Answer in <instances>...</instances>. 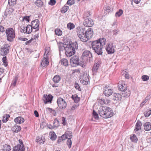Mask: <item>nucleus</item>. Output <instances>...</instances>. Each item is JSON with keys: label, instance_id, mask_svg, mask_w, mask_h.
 Instances as JSON below:
<instances>
[{"label": "nucleus", "instance_id": "nucleus-21", "mask_svg": "<svg viewBox=\"0 0 151 151\" xmlns=\"http://www.w3.org/2000/svg\"><path fill=\"white\" fill-rule=\"evenodd\" d=\"M122 95L119 93H115L114 94L113 99L115 101L120 100L122 99Z\"/></svg>", "mask_w": 151, "mask_h": 151}, {"label": "nucleus", "instance_id": "nucleus-10", "mask_svg": "<svg viewBox=\"0 0 151 151\" xmlns=\"http://www.w3.org/2000/svg\"><path fill=\"white\" fill-rule=\"evenodd\" d=\"M57 102L58 106L60 109H65L67 106L66 102L61 98L60 97L58 99Z\"/></svg>", "mask_w": 151, "mask_h": 151}, {"label": "nucleus", "instance_id": "nucleus-44", "mask_svg": "<svg viewBox=\"0 0 151 151\" xmlns=\"http://www.w3.org/2000/svg\"><path fill=\"white\" fill-rule=\"evenodd\" d=\"M10 116L9 114H6L5 116H4L3 118L2 121L3 122H6L8 120Z\"/></svg>", "mask_w": 151, "mask_h": 151}, {"label": "nucleus", "instance_id": "nucleus-1", "mask_svg": "<svg viewBox=\"0 0 151 151\" xmlns=\"http://www.w3.org/2000/svg\"><path fill=\"white\" fill-rule=\"evenodd\" d=\"M98 112L100 116L104 118L111 117L113 115V111L111 110V109L105 106L100 107Z\"/></svg>", "mask_w": 151, "mask_h": 151}, {"label": "nucleus", "instance_id": "nucleus-6", "mask_svg": "<svg viewBox=\"0 0 151 151\" xmlns=\"http://www.w3.org/2000/svg\"><path fill=\"white\" fill-rule=\"evenodd\" d=\"M77 32L78 35L81 41L84 42H86V38L85 37V35L86 30L84 28L82 27L78 28Z\"/></svg>", "mask_w": 151, "mask_h": 151}, {"label": "nucleus", "instance_id": "nucleus-37", "mask_svg": "<svg viewBox=\"0 0 151 151\" xmlns=\"http://www.w3.org/2000/svg\"><path fill=\"white\" fill-rule=\"evenodd\" d=\"M35 4L37 6L39 7H40L42 6L43 3L40 0H37L35 2Z\"/></svg>", "mask_w": 151, "mask_h": 151}, {"label": "nucleus", "instance_id": "nucleus-5", "mask_svg": "<svg viewBox=\"0 0 151 151\" xmlns=\"http://www.w3.org/2000/svg\"><path fill=\"white\" fill-rule=\"evenodd\" d=\"M7 40L9 42L13 41L15 37V31L12 28H7L5 31Z\"/></svg>", "mask_w": 151, "mask_h": 151}, {"label": "nucleus", "instance_id": "nucleus-63", "mask_svg": "<svg viewBox=\"0 0 151 151\" xmlns=\"http://www.w3.org/2000/svg\"><path fill=\"white\" fill-rule=\"evenodd\" d=\"M119 31L115 29L113 31V34L114 35H116L118 34V32Z\"/></svg>", "mask_w": 151, "mask_h": 151}, {"label": "nucleus", "instance_id": "nucleus-11", "mask_svg": "<svg viewBox=\"0 0 151 151\" xmlns=\"http://www.w3.org/2000/svg\"><path fill=\"white\" fill-rule=\"evenodd\" d=\"M114 47L112 43H107L106 49L109 54L113 53L114 52Z\"/></svg>", "mask_w": 151, "mask_h": 151}, {"label": "nucleus", "instance_id": "nucleus-27", "mask_svg": "<svg viewBox=\"0 0 151 151\" xmlns=\"http://www.w3.org/2000/svg\"><path fill=\"white\" fill-rule=\"evenodd\" d=\"M21 129L20 127L18 125H15L12 128V130L14 132L17 133L19 132Z\"/></svg>", "mask_w": 151, "mask_h": 151}, {"label": "nucleus", "instance_id": "nucleus-32", "mask_svg": "<svg viewBox=\"0 0 151 151\" xmlns=\"http://www.w3.org/2000/svg\"><path fill=\"white\" fill-rule=\"evenodd\" d=\"M55 32L56 35L60 36L62 35V31L60 29L57 28L55 29Z\"/></svg>", "mask_w": 151, "mask_h": 151}, {"label": "nucleus", "instance_id": "nucleus-47", "mask_svg": "<svg viewBox=\"0 0 151 151\" xmlns=\"http://www.w3.org/2000/svg\"><path fill=\"white\" fill-rule=\"evenodd\" d=\"M93 116L94 118L96 119H98L99 117L98 114L94 110H93Z\"/></svg>", "mask_w": 151, "mask_h": 151}, {"label": "nucleus", "instance_id": "nucleus-52", "mask_svg": "<svg viewBox=\"0 0 151 151\" xmlns=\"http://www.w3.org/2000/svg\"><path fill=\"white\" fill-rule=\"evenodd\" d=\"M74 87L76 89L78 90L79 91H81L80 87L78 83L75 82L74 85Z\"/></svg>", "mask_w": 151, "mask_h": 151}, {"label": "nucleus", "instance_id": "nucleus-45", "mask_svg": "<svg viewBox=\"0 0 151 151\" xmlns=\"http://www.w3.org/2000/svg\"><path fill=\"white\" fill-rule=\"evenodd\" d=\"M71 97L75 103H77L80 101V99L78 97L77 95L75 96L73 95H72Z\"/></svg>", "mask_w": 151, "mask_h": 151}, {"label": "nucleus", "instance_id": "nucleus-35", "mask_svg": "<svg viewBox=\"0 0 151 151\" xmlns=\"http://www.w3.org/2000/svg\"><path fill=\"white\" fill-rule=\"evenodd\" d=\"M130 139L132 142H137L138 140V139L135 134H134L133 136L131 137Z\"/></svg>", "mask_w": 151, "mask_h": 151}, {"label": "nucleus", "instance_id": "nucleus-64", "mask_svg": "<svg viewBox=\"0 0 151 151\" xmlns=\"http://www.w3.org/2000/svg\"><path fill=\"white\" fill-rule=\"evenodd\" d=\"M147 101H145V99L143 100L140 104V106H142Z\"/></svg>", "mask_w": 151, "mask_h": 151}, {"label": "nucleus", "instance_id": "nucleus-57", "mask_svg": "<svg viewBox=\"0 0 151 151\" xmlns=\"http://www.w3.org/2000/svg\"><path fill=\"white\" fill-rule=\"evenodd\" d=\"M21 31L22 32H23L24 33H27V30H26V27L25 28V27H22V28H21Z\"/></svg>", "mask_w": 151, "mask_h": 151}, {"label": "nucleus", "instance_id": "nucleus-58", "mask_svg": "<svg viewBox=\"0 0 151 151\" xmlns=\"http://www.w3.org/2000/svg\"><path fill=\"white\" fill-rule=\"evenodd\" d=\"M62 124L64 125H65L66 124L65 118L64 117H62Z\"/></svg>", "mask_w": 151, "mask_h": 151}, {"label": "nucleus", "instance_id": "nucleus-36", "mask_svg": "<svg viewBox=\"0 0 151 151\" xmlns=\"http://www.w3.org/2000/svg\"><path fill=\"white\" fill-rule=\"evenodd\" d=\"M11 149L10 146L9 145H5L4 148L3 149V151H10Z\"/></svg>", "mask_w": 151, "mask_h": 151}, {"label": "nucleus", "instance_id": "nucleus-2", "mask_svg": "<svg viewBox=\"0 0 151 151\" xmlns=\"http://www.w3.org/2000/svg\"><path fill=\"white\" fill-rule=\"evenodd\" d=\"M78 47V45L76 42L67 45L65 48L66 55L67 57H70L73 55L75 52V49H77Z\"/></svg>", "mask_w": 151, "mask_h": 151}, {"label": "nucleus", "instance_id": "nucleus-22", "mask_svg": "<svg viewBox=\"0 0 151 151\" xmlns=\"http://www.w3.org/2000/svg\"><path fill=\"white\" fill-rule=\"evenodd\" d=\"M24 119L21 117H18L15 119L14 121L16 123L21 124L24 122Z\"/></svg>", "mask_w": 151, "mask_h": 151}, {"label": "nucleus", "instance_id": "nucleus-16", "mask_svg": "<svg viewBox=\"0 0 151 151\" xmlns=\"http://www.w3.org/2000/svg\"><path fill=\"white\" fill-rule=\"evenodd\" d=\"M104 89V93L106 96H109L113 93L112 90L111 89L108 88V87L107 88L106 86H105Z\"/></svg>", "mask_w": 151, "mask_h": 151}, {"label": "nucleus", "instance_id": "nucleus-39", "mask_svg": "<svg viewBox=\"0 0 151 151\" xmlns=\"http://www.w3.org/2000/svg\"><path fill=\"white\" fill-rule=\"evenodd\" d=\"M67 27L68 29L71 30L73 29L75 27V26L73 23H69L67 24Z\"/></svg>", "mask_w": 151, "mask_h": 151}, {"label": "nucleus", "instance_id": "nucleus-29", "mask_svg": "<svg viewBox=\"0 0 151 151\" xmlns=\"http://www.w3.org/2000/svg\"><path fill=\"white\" fill-rule=\"evenodd\" d=\"M146 117H149L151 114V109L147 110L144 113Z\"/></svg>", "mask_w": 151, "mask_h": 151}, {"label": "nucleus", "instance_id": "nucleus-13", "mask_svg": "<svg viewBox=\"0 0 151 151\" xmlns=\"http://www.w3.org/2000/svg\"><path fill=\"white\" fill-rule=\"evenodd\" d=\"M32 27L34 29H35V32L38 31L39 29V22L38 19H35L32 21L31 23Z\"/></svg>", "mask_w": 151, "mask_h": 151}, {"label": "nucleus", "instance_id": "nucleus-4", "mask_svg": "<svg viewBox=\"0 0 151 151\" xmlns=\"http://www.w3.org/2000/svg\"><path fill=\"white\" fill-rule=\"evenodd\" d=\"M70 64L71 66L73 67H76L79 65L81 66L83 68L85 66L83 63H81V61L79 62V57L77 56H74L70 58Z\"/></svg>", "mask_w": 151, "mask_h": 151}, {"label": "nucleus", "instance_id": "nucleus-3", "mask_svg": "<svg viewBox=\"0 0 151 151\" xmlns=\"http://www.w3.org/2000/svg\"><path fill=\"white\" fill-rule=\"evenodd\" d=\"M91 47L93 50L98 55L102 54V47L101 45L97 41H94L91 43Z\"/></svg>", "mask_w": 151, "mask_h": 151}, {"label": "nucleus", "instance_id": "nucleus-33", "mask_svg": "<svg viewBox=\"0 0 151 151\" xmlns=\"http://www.w3.org/2000/svg\"><path fill=\"white\" fill-rule=\"evenodd\" d=\"M65 134L66 136L68 137V138H70V139H71L72 137V132H71L66 131Z\"/></svg>", "mask_w": 151, "mask_h": 151}, {"label": "nucleus", "instance_id": "nucleus-7", "mask_svg": "<svg viewBox=\"0 0 151 151\" xmlns=\"http://www.w3.org/2000/svg\"><path fill=\"white\" fill-rule=\"evenodd\" d=\"M92 54L90 51L87 50L84 51L81 57L83 59V63H84V62H86V61H90L92 59Z\"/></svg>", "mask_w": 151, "mask_h": 151}, {"label": "nucleus", "instance_id": "nucleus-24", "mask_svg": "<svg viewBox=\"0 0 151 151\" xmlns=\"http://www.w3.org/2000/svg\"><path fill=\"white\" fill-rule=\"evenodd\" d=\"M118 87L119 89L122 91H123L127 89V86L125 84H121L120 83H119Z\"/></svg>", "mask_w": 151, "mask_h": 151}, {"label": "nucleus", "instance_id": "nucleus-48", "mask_svg": "<svg viewBox=\"0 0 151 151\" xmlns=\"http://www.w3.org/2000/svg\"><path fill=\"white\" fill-rule=\"evenodd\" d=\"M51 136L50 137V139L51 140H54L56 139L57 136L56 134L54 132L51 133Z\"/></svg>", "mask_w": 151, "mask_h": 151}, {"label": "nucleus", "instance_id": "nucleus-17", "mask_svg": "<svg viewBox=\"0 0 151 151\" xmlns=\"http://www.w3.org/2000/svg\"><path fill=\"white\" fill-rule=\"evenodd\" d=\"M100 61H98L94 64L92 69V71L94 73H96L101 65Z\"/></svg>", "mask_w": 151, "mask_h": 151}, {"label": "nucleus", "instance_id": "nucleus-60", "mask_svg": "<svg viewBox=\"0 0 151 151\" xmlns=\"http://www.w3.org/2000/svg\"><path fill=\"white\" fill-rule=\"evenodd\" d=\"M4 27L0 25V32H4Z\"/></svg>", "mask_w": 151, "mask_h": 151}, {"label": "nucleus", "instance_id": "nucleus-20", "mask_svg": "<svg viewBox=\"0 0 151 151\" xmlns=\"http://www.w3.org/2000/svg\"><path fill=\"white\" fill-rule=\"evenodd\" d=\"M144 129L149 131L151 129V123L150 122H146L143 125Z\"/></svg>", "mask_w": 151, "mask_h": 151}, {"label": "nucleus", "instance_id": "nucleus-12", "mask_svg": "<svg viewBox=\"0 0 151 151\" xmlns=\"http://www.w3.org/2000/svg\"><path fill=\"white\" fill-rule=\"evenodd\" d=\"M84 25L87 27H91L94 24L92 19L90 18H87L84 19L83 22Z\"/></svg>", "mask_w": 151, "mask_h": 151}, {"label": "nucleus", "instance_id": "nucleus-18", "mask_svg": "<svg viewBox=\"0 0 151 151\" xmlns=\"http://www.w3.org/2000/svg\"><path fill=\"white\" fill-rule=\"evenodd\" d=\"M13 151H24V146L18 144L13 148Z\"/></svg>", "mask_w": 151, "mask_h": 151}, {"label": "nucleus", "instance_id": "nucleus-9", "mask_svg": "<svg viewBox=\"0 0 151 151\" xmlns=\"http://www.w3.org/2000/svg\"><path fill=\"white\" fill-rule=\"evenodd\" d=\"M10 47L7 44L1 47L0 50V54L3 56L7 55L9 52V50Z\"/></svg>", "mask_w": 151, "mask_h": 151}, {"label": "nucleus", "instance_id": "nucleus-23", "mask_svg": "<svg viewBox=\"0 0 151 151\" xmlns=\"http://www.w3.org/2000/svg\"><path fill=\"white\" fill-rule=\"evenodd\" d=\"M130 92L129 89H127L122 91V96L123 97H128L130 95Z\"/></svg>", "mask_w": 151, "mask_h": 151}, {"label": "nucleus", "instance_id": "nucleus-26", "mask_svg": "<svg viewBox=\"0 0 151 151\" xmlns=\"http://www.w3.org/2000/svg\"><path fill=\"white\" fill-rule=\"evenodd\" d=\"M142 124L141 122L138 120L135 126V129L134 131H137L140 130L141 129Z\"/></svg>", "mask_w": 151, "mask_h": 151}, {"label": "nucleus", "instance_id": "nucleus-51", "mask_svg": "<svg viewBox=\"0 0 151 151\" xmlns=\"http://www.w3.org/2000/svg\"><path fill=\"white\" fill-rule=\"evenodd\" d=\"M53 123L55 127H58L59 124V121L58 119H54Z\"/></svg>", "mask_w": 151, "mask_h": 151}, {"label": "nucleus", "instance_id": "nucleus-40", "mask_svg": "<svg viewBox=\"0 0 151 151\" xmlns=\"http://www.w3.org/2000/svg\"><path fill=\"white\" fill-rule=\"evenodd\" d=\"M2 61L4 65L6 67L8 65V63H7V58L6 57L4 56L2 58Z\"/></svg>", "mask_w": 151, "mask_h": 151}, {"label": "nucleus", "instance_id": "nucleus-59", "mask_svg": "<svg viewBox=\"0 0 151 151\" xmlns=\"http://www.w3.org/2000/svg\"><path fill=\"white\" fill-rule=\"evenodd\" d=\"M151 98V94H149L147 95L146 97L145 98V101H147L148 100Z\"/></svg>", "mask_w": 151, "mask_h": 151}, {"label": "nucleus", "instance_id": "nucleus-25", "mask_svg": "<svg viewBox=\"0 0 151 151\" xmlns=\"http://www.w3.org/2000/svg\"><path fill=\"white\" fill-rule=\"evenodd\" d=\"M61 78L58 75H57L54 76L52 79V81L55 83H58L60 81Z\"/></svg>", "mask_w": 151, "mask_h": 151}, {"label": "nucleus", "instance_id": "nucleus-42", "mask_svg": "<svg viewBox=\"0 0 151 151\" xmlns=\"http://www.w3.org/2000/svg\"><path fill=\"white\" fill-rule=\"evenodd\" d=\"M69 9V6H65L64 7H63L62 9L61 10V12L64 13L66 12Z\"/></svg>", "mask_w": 151, "mask_h": 151}, {"label": "nucleus", "instance_id": "nucleus-14", "mask_svg": "<svg viewBox=\"0 0 151 151\" xmlns=\"http://www.w3.org/2000/svg\"><path fill=\"white\" fill-rule=\"evenodd\" d=\"M85 37L86 38V41L89 39L91 38L93 35V31L91 28H89L86 31Z\"/></svg>", "mask_w": 151, "mask_h": 151}, {"label": "nucleus", "instance_id": "nucleus-34", "mask_svg": "<svg viewBox=\"0 0 151 151\" xmlns=\"http://www.w3.org/2000/svg\"><path fill=\"white\" fill-rule=\"evenodd\" d=\"M44 140V139H42V137H41L40 138L39 137H37L36 139V142L40 144L41 143L43 144L45 142Z\"/></svg>", "mask_w": 151, "mask_h": 151}, {"label": "nucleus", "instance_id": "nucleus-43", "mask_svg": "<svg viewBox=\"0 0 151 151\" xmlns=\"http://www.w3.org/2000/svg\"><path fill=\"white\" fill-rule=\"evenodd\" d=\"M99 102L101 104H107L109 103V102L108 100H106L103 98H102L101 99L99 100Z\"/></svg>", "mask_w": 151, "mask_h": 151}, {"label": "nucleus", "instance_id": "nucleus-8", "mask_svg": "<svg viewBox=\"0 0 151 151\" xmlns=\"http://www.w3.org/2000/svg\"><path fill=\"white\" fill-rule=\"evenodd\" d=\"M89 78V75L87 74L82 75L80 77V82L83 85H87L90 81Z\"/></svg>", "mask_w": 151, "mask_h": 151}, {"label": "nucleus", "instance_id": "nucleus-50", "mask_svg": "<svg viewBox=\"0 0 151 151\" xmlns=\"http://www.w3.org/2000/svg\"><path fill=\"white\" fill-rule=\"evenodd\" d=\"M16 0H9L8 3L10 5H14L16 3Z\"/></svg>", "mask_w": 151, "mask_h": 151}, {"label": "nucleus", "instance_id": "nucleus-15", "mask_svg": "<svg viewBox=\"0 0 151 151\" xmlns=\"http://www.w3.org/2000/svg\"><path fill=\"white\" fill-rule=\"evenodd\" d=\"M53 98V96L51 95H44L43 96L42 99L45 104L47 103H51L52 99Z\"/></svg>", "mask_w": 151, "mask_h": 151}, {"label": "nucleus", "instance_id": "nucleus-46", "mask_svg": "<svg viewBox=\"0 0 151 151\" xmlns=\"http://www.w3.org/2000/svg\"><path fill=\"white\" fill-rule=\"evenodd\" d=\"M91 15L90 12H86L83 14V18L84 19L86 18H89L88 17L90 16Z\"/></svg>", "mask_w": 151, "mask_h": 151}, {"label": "nucleus", "instance_id": "nucleus-56", "mask_svg": "<svg viewBox=\"0 0 151 151\" xmlns=\"http://www.w3.org/2000/svg\"><path fill=\"white\" fill-rule=\"evenodd\" d=\"M56 2V1L55 0H50L48 4L50 5L53 6L55 4Z\"/></svg>", "mask_w": 151, "mask_h": 151}, {"label": "nucleus", "instance_id": "nucleus-62", "mask_svg": "<svg viewBox=\"0 0 151 151\" xmlns=\"http://www.w3.org/2000/svg\"><path fill=\"white\" fill-rule=\"evenodd\" d=\"M33 38H32L31 39L29 40L28 41H27L26 42H25V44L26 45H29V44L31 42L32 40H33Z\"/></svg>", "mask_w": 151, "mask_h": 151}, {"label": "nucleus", "instance_id": "nucleus-30", "mask_svg": "<svg viewBox=\"0 0 151 151\" xmlns=\"http://www.w3.org/2000/svg\"><path fill=\"white\" fill-rule=\"evenodd\" d=\"M61 63L62 64L65 66H67L68 65V60L65 59H63L61 60Z\"/></svg>", "mask_w": 151, "mask_h": 151}, {"label": "nucleus", "instance_id": "nucleus-61", "mask_svg": "<svg viewBox=\"0 0 151 151\" xmlns=\"http://www.w3.org/2000/svg\"><path fill=\"white\" fill-rule=\"evenodd\" d=\"M29 16H25L23 17V20H25L28 22L29 21Z\"/></svg>", "mask_w": 151, "mask_h": 151}, {"label": "nucleus", "instance_id": "nucleus-19", "mask_svg": "<svg viewBox=\"0 0 151 151\" xmlns=\"http://www.w3.org/2000/svg\"><path fill=\"white\" fill-rule=\"evenodd\" d=\"M49 63V61H48V58L44 57L41 63V66L42 67H44L48 65Z\"/></svg>", "mask_w": 151, "mask_h": 151}, {"label": "nucleus", "instance_id": "nucleus-38", "mask_svg": "<svg viewBox=\"0 0 151 151\" xmlns=\"http://www.w3.org/2000/svg\"><path fill=\"white\" fill-rule=\"evenodd\" d=\"M65 47L64 46L63 43L62 42H60L59 45V49L60 51V50H63L64 49L65 50Z\"/></svg>", "mask_w": 151, "mask_h": 151}, {"label": "nucleus", "instance_id": "nucleus-31", "mask_svg": "<svg viewBox=\"0 0 151 151\" xmlns=\"http://www.w3.org/2000/svg\"><path fill=\"white\" fill-rule=\"evenodd\" d=\"M32 26L29 24L26 27V30L27 31V33H30L32 30L33 28Z\"/></svg>", "mask_w": 151, "mask_h": 151}, {"label": "nucleus", "instance_id": "nucleus-49", "mask_svg": "<svg viewBox=\"0 0 151 151\" xmlns=\"http://www.w3.org/2000/svg\"><path fill=\"white\" fill-rule=\"evenodd\" d=\"M72 143V142L71 139H70V138H68L67 141V144L69 148H70L71 147Z\"/></svg>", "mask_w": 151, "mask_h": 151}, {"label": "nucleus", "instance_id": "nucleus-55", "mask_svg": "<svg viewBox=\"0 0 151 151\" xmlns=\"http://www.w3.org/2000/svg\"><path fill=\"white\" fill-rule=\"evenodd\" d=\"M74 3V0H68L67 4L68 5L71 6Z\"/></svg>", "mask_w": 151, "mask_h": 151}, {"label": "nucleus", "instance_id": "nucleus-54", "mask_svg": "<svg viewBox=\"0 0 151 151\" xmlns=\"http://www.w3.org/2000/svg\"><path fill=\"white\" fill-rule=\"evenodd\" d=\"M142 79L144 81H147L148 80L149 77L146 75H143L142 76Z\"/></svg>", "mask_w": 151, "mask_h": 151}, {"label": "nucleus", "instance_id": "nucleus-53", "mask_svg": "<svg viewBox=\"0 0 151 151\" xmlns=\"http://www.w3.org/2000/svg\"><path fill=\"white\" fill-rule=\"evenodd\" d=\"M67 139H68V137L66 136L65 134L63 135L60 138H59L58 141H60V142H61V140L63 141Z\"/></svg>", "mask_w": 151, "mask_h": 151}, {"label": "nucleus", "instance_id": "nucleus-28", "mask_svg": "<svg viewBox=\"0 0 151 151\" xmlns=\"http://www.w3.org/2000/svg\"><path fill=\"white\" fill-rule=\"evenodd\" d=\"M106 40V39L105 38H100L97 41L100 43V44L103 47V46L105 44Z\"/></svg>", "mask_w": 151, "mask_h": 151}, {"label": "nucleus", "instance_id": "nucleus-41", "mask_svg": "<svg viewBox=\"0 0 151 151\" xmlns=\"http://www.w3.org/2000/svg\"><path fill=\"white\" fill-rule=\"evenodd\" d=\"M123 12L122 9H119V11L116 12L115 16L116 17H120L123 14Z\"/></svg>", "mask_w": 151, "mask_h": 151}]
</instances>
